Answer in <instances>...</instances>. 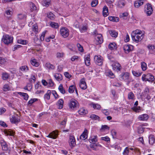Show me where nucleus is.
Here are the masks:
<instances>
[{"label": "nucleus", "mask_w": 155, "mask_h": 155, "mask_svg": "<svg viewBox=\"0 0 155 155\" xmlns=\"http://www.w3.org/2000/svg\"><path fill=\"white\" fill-rule=\"evenodd\" d=\"M50 0H43L42 2L43 5L46 7H48L50 4Z\"/></svg>", "instance_id": "nucleus-31"}, {"label": "nucleus", "mask_w": 155, "mask_h": 155, "mask_svg": "<svg viewBox=\"0 0 155 155\" xmlns=\"http://www.w3.org/2000/svg\"><path fill=\"white\" fill-rule=\"evenodd\" d=\"M144 35L143 34L136 35L134 33H132L131 34V37L132 40L136 42L141 41L143 38Z\"/></svg>", "instance_id": "nucleus-3"}, {"label": "nucleus", "mask_w": 155, "mask_h": 155, "mask_svg": "<svg viewBox=\"0 0 155 155\" xmlns=\"http://www.w3.org/2000/svg\"><path fill=\"white\" fill-rule=\"evenodd\" d=\"M148 48L153 51L154 52H155V47L153 45H149L147 46Z\"/></svg>", "instance_id": "nucleus-57"}, {"label": "nucleus", "mask_w": 155, "mask_h": 155, "mask_svg": "<svg viewBox=\"0 0 155 155\" xmlns=\"http://www.w3.org/2000/svg\"><path fill=\"white\" fill-rule=\"evenodd\" d=\"M94 60L96 64L101 66L103 64V58L100 55H95L94 57Z\"/></svg>", "instance_id": "nucleus-8"}, {"label": "nucleus", "mask_w": 155, "mask_h": 155, "mask_svg": "<svg viewBox=\"0 0 155 155\" xmlns=\"http://www.w3.org/2000/svg\"><path fill=\"white\" fill-rule=\"evenodd\" d=\"M54 15L51 12H50L49 14L48 15V17L51 20L54 19Z\"/></svg>", "instance_id": "nucleus-55"}, {"label": "nucleus", "mask_w": 155, "mask_h": 155, "mask_svg": "<svg viewBox=\"0 0 155 155\" xmlns=\"http://www.w3.org/2000/svg\"><path fill=\"white\" fill-rule=\"evenodd\" d=\"M9 77V74L6 73H3L2 74V77L3 80H6Z\"/></svg>", "instance_id": "nucleus-47"}, {"label": "nucleus", "mask_w": 155, "mask_h": 155, "mask_svg": "<svg viewBox=\"0 0 155 155\" xmlns=\"http://www.w3.org/2000/svg\"><path fill=\"white\" fill-rule=\"evenodd\" d=\"M51 94V92L50 90H48V91L47 93L44 96V98L45 99L48 100L50 99V96Z\"/></svg>", "instance_id": "nucleus-29"}, {"label": "nucleus", "mask_w": 155, "mask_h": 155, "mask_svg": "<svg viewBox=\"0 0 155 155\" xmlns=\"http://www.w3.org/2000/svg\"><path fill=\"white\" fill-rule=\"evenodd\" d=\"M90 142L92 143H94L97 142V136H94L91 137L89 139Z\"/></svg>", "instance_id": "nucleus-33"}, {"label": "nucleus", "mask_w": 155, "mask_h": 155, "mask_svg": "<svg viewBox=\"0 0 155 155\" xmlns=\"http://www.w3.org/2000/svg\"><path fill=\"white\" fill-rule=\"evenodd\" d=\"M90 117L94 120H97L100 118V117L98 116L95 114H92L90 116Z\"/></svg>", "instance_id": "nucleus-52"}, {"label": "nucleus", "mask_w": 155, "mask_h": 155, "mask_svg": "<svg viewBox=\"0 0 155 155\" xmlns=\"http://www.w3.org/2000/svg\"><path fill=\"white\" fill-rule=\"evenodd\" d=\"M18 43L23 45H26L27 43V41L25 40H20L18 41Z\"/></svg>", "instance_id": "nucleus-58"}, {"label": "nucleus", "mask_w": 155, "mask_h": 155, "mask_svg": "<svg viewBox=\"0 0 155 155\" xmlns=\"http://www.w3.org/2000/svg\"><path fill=\"white\" fill-rule=\"evenodd\" d=\"M144 3V0H139L135 1L134 3V6L136 8H138L142 5Z\"/></svg>", "instance_id": "nucleus-16"}, {"label": "nucleus", "mask_w": 155, "mask_h": 155, "mask_svg": "<svg viewBox=\"0 0 155 155\" xmlns=\"http://www.w3.org/2000/svg\"><path fill=\"white\" fill-rule=\"evenodd\" d=\"M31 64L35 67H37L39 65V63L35 59L31 58Z\"/></svg>", "instance_id": "nucleus-27"}, {"label": "nucleus", "mask_w": 155, "mask_h": 155, "mask_svg": "<svg viewBox=\"0 0 155 155\" xmlns=\"http://www.w3.org/2000/svg\"><path fill=\"white\" fill-rule=\"evenodd\" d=\"M86 65L87 66H89L90 64V58L89 57H87L84 59Z\"/></svg>", "instance_id": "nucleus-46"}, {"label": "nucleus", "mask_w": 155, "mask_h": 155, "mask_svg": "<svg viewBox=\"0 0 155 155\" xmlns=\"http://www.w3.org/2000/svg\"><path fill=\"white\" fill-rule=\"evenodd\" d=\"M87 112L86 110H85L84 108H81L78 111L79 113L81 115H84L87 114Z\"/></svg>", "instance_id": "nucleus-38"}, {"label": "nucleus", "mask_w": 155, "mask_h": 155, "mask_svg": "<svg viewBox=\"0 0 155 155\" xmlns=\"http://www.w3.org/2000/svg\"><path fill=\"white\" fill-rule=\"evenodd\" d=\"M18 18L19 19H22L25 18V16L23 14H19L18 15Z\"/></svg>", "instance_id": "nucleus-61"}, {"label": "nucleus", "mask_w": 155, "mask_h": 155, "mask_svg": "<svg viewBox=\"0 0 155 155\" xmlns=\"http://www.w3.org/2000/svg\"><path fill=\"white\" fill-rule=\"evenodd\" d=\"M92 105L94 108L99 110L101 107V106L98 104H92Z\"/></svg>", "instance_id": "nucleus-51"}, {"label": "nucleus", "mask_w": 155, "mask_h": 155, "mask_svg": "<svg viewBox=\"0 0 155 155\" xmlns=\"http://www.w3.org/2000/svg\"><path fill=\"white\" fill-rule=\"evenodd\" d=\"M10 90L9 87V85L7 84H5L4 86L3 87V90L5 91H7Z\"/></svg>", "instance_id": "nucleus-54"}, {"label": "nucleus", "mask_w": 155, "mask_h": 155, "mask_svg": "<svg viewBox=\"0 0 155 155\" xmlns=\"http://www.w3.org/2000/svg\"><path fill=\"white\" fill-rule=\"evenodd\" d=\"M153 8L150 4L147 3L145 6L144 12L148 16H150L153 13Z\"/></svg>", "instance_id": "nucleus-4"}, {"label": "nucleus", "mask_w": 155, "mask_h": 155, "mask_svg": "<svg viewBox=\"0 0 155 155\" xmlns=\"http://www.w3.org/2000/svg\"><path fill=\"white\" fill-rule=\"evenodd\" d=\"M30 5L32 11L36 9V7L34 3L31 2L30 3Z\"/></svg>", "instance_id": "nucleus-49"}, {"label": "nucleus", "mask_w": 155, "mask_h": 155, "mask_svg": "<svg viewBox=\"0 0 155 155\" xmlns=\"http://www.w3.org/2000/svg\"><path fill=\"white\" fill-rule=\"evenodd\" d=\"M21 45H15L14 46V48L13 49V51H15L17 49H18V48L21 47Z\"/></svg>", "instance_id": "nucleus-60"}, {"label": "nucleus", "mask_w": 155, "mask_h": 155, "mask_svg": "<svg viewBox=\"0 0 155 155\" xmlns=\"http://www.w3.org/2000/svg\"><path fill=\"white\" fill-rule=\"evenodd\" d=\"M120 77L122 80L127 82L128 84H129L130 81H129V73L126 72L122 73L120 74Z\"/></svg>", "instance_id": "nucleus-7"}, {"label": "nucleus", "mask_w": 155, "mask_h": 155, "mask_svg": "<svg viewBox=\"0 0 155 155\" xmlns=\"http://www.w3.org/2000/svg\"><path fill=\"white\" fill-rule=\"evenodd\" d=\"M98 0H93L91 3V5L93 7H95L98 4Z\"/></svg>", "instance_id": "nucleus-50"}, {"label": "nucleus", "mask_w": 155, "mask_h": 155, "mask_svg": "<svg viewBox=\"0 0 155 155\" xmlns=\"http://www.w3.org/2000/svg\"><path fill=\"white\" fill-rule=\"evenodd\" d=\"M98 146L101 147V145L98 143H92L90 145V147L94 150H97V147Z\"/></svg>", "instance_id": "nucleus-22"}, {"label": "nucleus", "mask_w": 155, "mask_h": 155, "mask_svg": "<svg viewBox=\"0 0 155 155\" xmlns=\"http://www.w3.org/2000/svg\"><path fill=\"white\" fill-rule=\"evenodd\" d=\"M126 4V2L124 0H120L117 4L118 6L120 8H122L124 7Z\"/></svg>", "instance_id": "nucleus-23"}, {"label": "nucleus", "mask_w": 155, "mask_h": 155, "mask_svg": "<svg viewBox=\"0 0 155 155\" xmlns=\"http://www.w3.org/2000/svg\"><path fill=\"white\" fill-rule=\"evenodd\" d=\"M132 73L134 76L136 77H138L140 76L141 74V73L135 71H133Z\"/></svg>", "instance_id": "nucleus-63"}, {"label": "nucleus", "mask_w": 155, "mask_h": 155, "mask_svg": "<svg viewBox=\"0 0 155 155\" xmlns=\"http://www.w3.org/2000/svg\"><path fill=\"white\" fill-rule=\"evenodd\" d=\"M75 88V86L74 85H72L70 86L69 87V89H68V92L70 93H73L74 91V89Z\"/></svg>", "instance_id": "nucleus-39"}, {"label": "nucleus", "mask_w": 155, "mask_h": 155, "mask_svg": "<svg viewBox=\"0 0 155 155\" xmlns=\"http://www.w3.org/2000/svg\"><path fill=\"white\" fill-rule=\"evenodd\" d=\"M129 150L127 147H126L123 153V155H128Z\"/></svg>", "instance_id": "nucleus-53"}, {"label": "nucleus", "mask_w": 155, "mask_h": 155, "mask_svg": "<svg viewBox=\"0 0 155 155\" xmlns=\"http://www.w3.org/2000/svg\"><path fill=\"white\" fill-rule=\"evenodd\" d=\"M64 54L63 53L58 52L56 54V57L57 58H62Z\"/></svg>", "instance_id": "nucleus-59"}, {"label": "nucleus", "mask_w": 155, "mask_h": 155, "mask_svg": "<svg viewBox=\"0 0 155 155\" xmlns=\"http://www.w3.org/2000/svg\"><path fill=\"white\" fill-rule=\"evenodd\" d=\"M108 48L111 50H116L117 48V45L115 43H110L108 45Z\"/></svg>", "instance_id": "nucleus-21"}, {"label": "nucleus", "mask_w": 155, "mask_h": 155, "mask_svg": "<svg viewBox=\"0 0 155 155\" xmlns=\"http://www.w3.org/2000/svg\"><path fill=\"white\" fill-rule=\"evenodd\" d=\"M108 8L106 6H104L103 8V14L104 17L107 16L108 15L109 13Z\"/></svg>", "instance_id": "nucleus-19"}, {"label": "nucleus", "mask_w": 155, "mask_h": 155, "mask_svg": "<svg viewBox=\"0 0 155 155\" xmlns=\"http://www.w3.org/2000/svg\"><path fill=\"white\" fill-rule=\"evenodd\" d=\"M131 46L132 47V46L128 45H125L124 46V50L126 53H128L131 50V49L130 48V47Z\"/></svg>", "instance_id": "nucleus-24"}, {"label": "nucleus", "mask_w": 155, "mask_h": 155, "mask_svg": "<svg viewBox=\"0 0 155 155\" xmlns=\"http://www.w3.org/2000/svg\"><path fill=\"white\" fill-rule=\"evenodd\" d=\"M148 118V115L146 114L140 115L138 117L139 119L141 120H147Z\"/></svg>", "instance_id": "nucleus-18"}, {"label": "nucleus", "mask_w": 155, "mask_h": 155, "mask_svg": "<svg viewBox=\"0 0 155 155\" xmlns=\"http://www.w3.org/2000/svg\"><path fill=\"white\" fill-rule=\"evenodd\" d=\"M141 65L143 71H145L147 69V64L144 62H142L141 63Z\"/></svg>", "instance_id": "nucleus-41"}, {"label": "nucleus", "mask_w": 155, "mask_h": 155, "mask_svg": "<svg viewBox=\"0 0 155 155\" xmlns=\"http://www.w3.org/2000/svg\"><path fill=\"white\" fill-rule=\"evenodd\" d=\"M11 11L9 10L6 11L5 12V13L6 15L5 14V15L8 19L10 18L11 15Z\"/></svg>", "instance_id": "nucleus-44"}, {"label": "nucleus", "mask_w": 155, "mask_h": 155, "mask_svg": "<svg viewBox=\"0 0 155 155\" xmlns=\"http://www.w3.org/2000/svg\"><path fill=\"white\" fill-rule=\"evenodd\" d=\"M38 100V99L37 98H33L31 99L28 102V105H31L32 104H33L35 102L37 101Z\"/></svg>", "instance_id": "nucleus-48"}, {"label": "nucleus", "mask_w": 155, "mask_h": 155, "mask_svg": "<svg viewBox=\"0 0 155 155\" xmlns=\"http://www.w3.org/2000/svg\"><path fill=\"white\" fill-rule=\"evenodd\" d=\"M18 94L20 95H22L23 97L24 100H28V96L27 94L21 92H18Z\"/></svg>", "instance_id": "nucleus-28"}, {"label": "nucleus", "mask_w": 155, "mask_h": 155, "mask_svg": "<svg viewBox=\"0 0 155 155\" xmlns=\"http://www.w3.org/2000/svg\"><path fill=\"white\" fill-rule=\"evenodd\" d=\"M144 131V129L142 127H140L139 128L138 130V133L139 134H140L143 132Z\"/></svg>", "instance_id": "nucleus-64"}, {"label": "nucleus", "mask_w": 155, "mask_h": 155, "mask_svg": "<svg viewBox=\"0 0 155 155\" xmlns=\"http://www.w3.org/2000/svg\"><path fill=\"white\" fill-rule=\"evenodd\" d=\"M60 33L61 35L64 38H66L69 35V31L66 28H62L60 30Z\"/></svg>", "instance_id": "nucleus-6"}, {"label": "nucleus", "mask_w": 155, "mask_h": 155, "mask_svg": "<svg viewBox=\"0 0 155 155\" xmlns=\"http://www.w3.org/2000/svg\"><path fill=\"white\" fill-rule=\"evenodd\" d=\"M69 108L71 109L74 110L76 108H78L79 105L78 101L75 99H71L68 104Z\"/></svg>", "instance_id": "nucleus-5"}, {"label": "nucleus", "mask_w": 155, "mask_h": 155, "mask_svg": "<svg viewBox=\"0 0 155 155\" xmlns=\"http://www.w3.org/2000/svg\"><path fill=\"white\" fill-rule=\"evenodd\" d=\"M149 143L151 145H153L155 141L153 135H150L149 137Z\"/></svg>", "instance_id": "nucleus-30"}, {"label": "nucleus", "mask_w": 155, "mask_h": 155, "mask_svg": "<svg viewBox=\"0 0 155 155\" xmlns=\"http://www.w3.org/2000/svg\"><path fill=\"white\" fill-rule=\"evenodd\" d=\"M113 69L114 70H117L118 71H120L121 68V67L120 64L117 62L115 63L112 65Z\"/></svg>", "instance_id": "nucleus-13"}, {"label": "nucleus", "mask_w": 155, "mask_h": 155, "mask_svg": "<svg viewBox=\"0 0 155 155\" xmlns=\"http://www.w3.org/2000/svg\"><path fill=\"white\" fill-rule=\"evenodd\" d=\"M55 78L58 81H61L62 79V76L60 74H56L54 75Z\"/></svg>", "instance_id": "nucleus-25"}, {"label": "nucleus", "mask_w": 155, "mask_h": 155, "mask_svg": "<svg viewBox=\"0 0 155 155\" xmlns=\"http://www.w3.org/2000/svg\"><path fill=\"white\" fill-rule=\"evenodd\" d=\"M110 34L112 37L116 38L117 36L118 33L114 30H110L109 31Z\"/></svg>", "instance_id": "nucleus-20"}, {"label": "nucleus", "mask_w": 155, "mask_h": 155, "mask_svg": "<svg viewBox=\"0 0 155 155\" xmlns=\"http://www.w3.org/2000/svg\"><path fill=\"white\" fill-rule=\"evenodd\" d=\"M10 120L11 122L13 124L18 123L20 121V119L18 118V116L17 114L13 115Z\"/></svg>", "instance_id": "nucleus-9"}, {"label": "nucleus", "mask_w": 155, "mask_h": 155, "mask_svg": "<svg viewBox=\"0 0 155 155\" xmlns=\"http://www.w3.org/2000/svg\"><path fill=\"white\" fill-rule=\"evenodd\" d=\"M32 30L37 33L38 32V26L37 24H35L32 26Z\"/></svg>", "instance_id": "nucleus-35"}, {"label": "nucleus", "mask_w": 155, "mask_h": 155, "mask_svg": "<svg viewBox=\"0 0 155 155\" xmlns=\"http://www.w3.org/2000/svg\"><path fill=\"white\" fill-rule=\"evenodd\" d=\"M87 130L85 129L83 133L81 135L80 138L82 140H84L87 138Z\"/></svg>", "instance_id": "nucleus-17"}, {"label": "nucleus", "mask_w": 155, "mask_h": 155, "mask_svg": "<svg viewBox=\"0 0 155 155\" xmlns=\"http://www.w3.org/2000/svg\"><path fill=\"white\" fill-rule=\"evenodd\" d=\"M58 136V134H57L54 131H53L52 132L50 133L46 137L53 139H55L57 138Z\"/></svg>", "instance_id": "nucleus-15"}, {"label": "nucleus", "mask_w": 155, "mask_h": 155, "mask_svg": "<svg viewBox=\"0 0 155 155\" xmlns=\"http://www.w3.org/2000/svg\"><path fill=\"white\" fill-rule=\"evenodd\" d=\"M87 27L86 26H83L79 28V30L81 32L83 33L84 32L87 30Z\"/></svg>", "instance_id": "nucleus-43"}, {"label": "nucleus", "mask_w": 155, "mask_h": 155, "mask_svg": "<svg viewBox=\"0 0 155 155\" xmlns=\"http://www.w3.org/2000/svg\"><path fill=\"white\" fill-rule=\"evenodd\" d=\"M0 143L3 150L7 151L8 150V145L4 140H1L0 141Z\"/></svg>", "instance_id": "nucleus-14"}, {"label": "nucleus", "mask_w": 155, "mask_h": 155, "mask_svg": "<svg viewBox=\"0 0 155 155\" xmlns=\"http://www.w3.org/2000/svg\"><path fill=\"white\" fill-rule=\"evenodd\" d=\"M135 97L134 95L132 92L129 93L128 94V98L129 100H133Z\"/></svg>", "instance_id": "nucleus-34"}, {"label": "nucleus", "mask_w": 155, "mask_h": 155, "mask_svg": "<svg viewBox=\"0 0 155 155\" xmlns=\"http://www.w3.org/2000/svg\"><path fill=\"white\" fill-rule=\"evenodd\" d=\"M142 79L143 81H147L150 82H152L154 80V76L151 74L148 73L146 74H143L142 75Z\"/></svg>", "instance_id": "nucleus-2"}, {"label": "nucleus", "mask_w": 155, "mask_h": 155, "mask_svg": "<svg viewBox=\"0 0 155 155\" xmlns=\"http://www.w3.org/2000/svg\"><path fill=\"white\" fill-rule=\"evenodd\" d=\"M77 45L79 51L81 52L83 51L84 49L83 48L80 44H78Z\"/></svg>", "instance_id": "nucleus-56"}, {"label": "nucleus", "mask_w": 155, "mask_h": 155, "mask_svg": "<svg viewBox=\"0 0 155 155\" xmlns=\"http://www.w3.org/2000/svg\"><path fill=\"white\" fill-rule=\"evenodd\" d=\"M109 20L111 21L114 22H118L119 20V18L118 17L110 16L108 18Z\"/></svg>", "instance_id": "nucleus-26"}, {"label": "nucleus", "mask_w": 155, "mask_h": 155, "mask_svg": "<svg viewBox=\"0 0 155 155\" xmlns=\"http://www.w3.org/2000/svg\"><path fill=\"white\" fill-rule=\"evenodd\" d=\"M96 41L97 42L96 44L98 45V44H101L103 42V38L102 35L101 34L97 35L96 36L95 38Z\"/></svg>", "instance_id": "nucleus-10"}, {"label": "nucleus", "mask_w": 155, "mask_h": 155, "mask_svg": "<svg viewBox=\"0 0 155 155\" xmlns=\"http://www.w3.org/2000/svg\"><path fill=\"white\" fill-rule=\"evenodd\" d=\"M79 86L82 89L85 90L87 88V85L84 78H83L81 80Z\"/></svg>", "instance_id": "nucleus-11"}, {"label": "nucleus", "mask_w": 155, "mask_h": 155, "mask_svg": "<svg viewBox=\"0 0 155 155\" xmlns=\"http://www.w3.org/2000/svg\"><path fill=\"white\" fill-rule=\"evenodd\" d=\"M52 94L54 95L55 98H58L59 97V96L57 94V92L55 91H53Z\"/></svg>", "instance_id": "nucleus-62"}, {"label": "nucleus", "mask_w": 155, "mask_h": 155, "mask_svg": "<svg viewBox=\"0 0 155 155\" xmlns=\"http://www.w3.org/2000/svg\"><path fill=\"white\" fill-rule=\"evenodd\" d=\"M58 90L62 94H64L65 93V89L64 88L63 85L62 84H60L58 87Z\"/></svg>", "instance_id": "nucleus-40"}, {"label": "nucleus", "mask_w": 155, "mask_h": 155, "mask_svg": "<svg viewBox=\"0 0 155 155\" xmlns=\"http://www.w3.org/2000/svg\"><path fill=\"white\" fill-rule=\"evenodd\" d=\"M64 101L62 99H60L58 102V104L60 109L63 108V106Z\"/></svg>", "instance_id": "nucleus-32"}, {"label": "nucleus", "mask_w": 155, "mask_h": 155, "mask_svg": "<svg viewBox=\"0 0 155 155\" xmlns=\"http://www.w3.org/2000/svg\"><path fill=\"white\" fill-rule=\"evenodd\" d=\"M7 59L2 57H0V64H4L7 62Z\"/></svg>", "instance_id": "nucleus-45"}, {"label": "nucleus", "mask_w": 155, "mask_h": 155, "mask_svg": "<svg viewBox=\"0 0 155 155\" xmlns=\"http://www.w3.org/2000/svg\"><path fill=\"white\" fill-rule=\"evenodd\" d=\"M13 38L8 35L3 36L2 41L6 45H8L13 42Z\"/></svg>", "instance_id": "nucleus-1"}, {"label": "nucleus", "mask_w": 155, "mask_h": 155, "mask_svg": "<svg viewBox=\"0 0 155 155\" xmlns=\"http://www.w3.org/2000/svg\"><path fill=\"white\" fill-rule=\"evenodd\" d=\"M20 69L22 71H26L29 70V68L27 66L24 65L21 67Z\"/></svg>", "instance_id": "nucleus-42"}, {"label": "nucleus", "mask_w": 155, "mask_h": 155, "mask_svg": "<svg viewBox=\"0 0 155 155\" xmlns=\"http://www.w3.org/2000/svg\"><path fill=\"white\" fill-rule=\"evenodd\" d=\"M69 143L71 147H73L75 146L76 145L75 140L74 136H70Z\"/></svg>", "instance_id": "nucleus-12"}, {"label": "nucleus", "mask_w": 155, "mask_h": 155, "mask_svg": "<svg viewBox=\"0 0 155 155\" xmlns=\"http://www.w3.org/2000/svg\"><path fill=\"white\" fill-rule=\"evenodd\" d=\"M45 66L49 69H54L55 68V66L49 63H47L45 64Z\"/></svg>", "instance_id": "nucleus-36"}, {"label": "nucleus", "mask_w": 155, "mask_h": 155, "mask_svg": "<svg viewBox=\"0 0 155 155\" xmlns=\"http://www.w3.org/2000/svg\"><path fill=\"white\" fill-rule=\"evenodd\" d=\"M50 25L51 27L55 28H58L59 27L58 23L54 22H51Z\"/></svg>", "instance_id": "nucleus-37"}]
</instances>
